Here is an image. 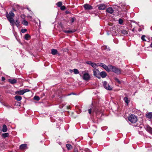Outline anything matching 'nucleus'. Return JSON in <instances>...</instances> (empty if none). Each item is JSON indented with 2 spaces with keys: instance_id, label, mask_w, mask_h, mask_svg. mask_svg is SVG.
<instances>
[{
  "instance_id": "nucleus-7",
  "label": "nucleus",
  "mask_w": 152,
  "mask_h": 152,
  "mask_svg": "<svg viewBox=\"0 0 152 152\" xmlns=\"http://www.w3.org/2000/svg\"><path fill=\"white\" fill-rule=\"evenodd\" d=\"M94 75L99 79L100 78L99 74L100 72L98 70L96 69H94L93 70Z\"/></svg>"
},
{
  "instance_id": "nucleus-19",
  "label": "nucleus",
  "mask_w": 152,
  "mask_h": 152,
  "mask_svg": "<svg viewBox=\"0 0 152 152\" xmlns=\"http://www.w3.org/2000/svg\"><path fill=\"white\" fill-rule=\"evenodd\" d=\"M51 53L53 55H55L57 54L58 51L56 49H52L51 50Z\"/></svg>"
},
{
  "instance_id": "nucleus-10",
  "label": "nucleus",
  "mask_w": 152,
  "mask_h": 152,
  "mask_svg": "<svg viewBox=\"0 0 152 152\" xmlns=\"http://www.w3.org/2000/svg\"><path fill=\"white\" fill-rule=\"evenodd\" d=\"M83 7L86 10H91L93 9L92 7L88 4H84L83 5Z\"/></svg>"
},
{
  "instance_id": "nucleus-33",
  "label": "nucleus",
  "mask_w": 152,
  "mask_h": 152,
  "mask_svg": "<svg viewBox=\"0 0 152 152\" xmlns=\"http://www.w3.org/2000/svg\"><path fill=\"white\" fill-rule=\"evenodd\" d=\"M114 80L117 81L119 84H120L121 83V82L119 80V79L116 77L114 78Z\"/></svg>"
},
{
  "instance_id": "nucleus-28",
  "label": "nucleus",
  "mask_w": 152,
  "mask_h": 152,
  "mask_svg": "<svg viewBox=\"0 0 152 152\" xmlns=\"http://www.w3.org/2000/svg\"><path fill=\"white\" fill-rule=\"evenodd\" d=\"M121 32L124 34H128V31L125 30H121Z\"/></svg>"
},
{
  "instance_id": "nucleus-17",
  "label": "nucleus",
  "mask_w": 152,
  "mask_h": 152,
  "mask_svg": "<svg viewBox=\"0 0 152 152\" xmlns=\"http://www.w3.org/2000/svg\"><path fill=\"white\" fill-rule=\"evenodd\" d=\"M146 117L149 119H152V112H149L146 114Z\"/></svg>"
},
{
  "instance_id": "nucleus-18",
  "label": "nucleus",
  "mask_w": 152,
  "mask_h": 152,
  "mask_svg": "<svg viewBox=\"0 0 152 152\" xmlns=\"http://www.w3.org/2000/svg\"><path fill=\"white\" fill-rule=\"evenodd\" d=\"M2 131L3 132H5L7 131V126L5 124H4L2 126Z\"/></svg>"
},
{
  "instance_id": "nucleus-30",
  "label": "nucleus",
  "mask_w": 152,
  "mask_h": 152,
  "mask_svg": "<svg viewBox=\"0 0 152 152\" xmlns=\"http://www.w3.org/2000/svg\"><path fill=\"white\" fill-rule=\"evenodd\" d=\"M22 24L25 26H27L28 24V22L25 20H24L22 22Z\"/></svg>"
},
{
  "instance_id": "nucleus-16",
  "label": "nucleus",
  "mask_w": 152,
  "mask_h": 152,
  "mask_svg": "<svg viewBox=\"0 0 152 152\" xmlns=\"http://www.w3.org/2000/svg\"><path fill=\"white\" fill-rule=\"evenodd\" d=\"M106 12L110 14H112L114 12V10L112 7H109L106 10Z\"/></svg>"
},
{
  "instance_id": "nucleus-43",
  "label": "nucleus",
  "mask_w": 152,
  "mask_h": 152,
  "mask_svg": "<svg viewBox=\"0 0 152 152\" xmlns=\"http://www.w3.org/2000/svg\"><path fill=\"white\" fill-rule=\"evenodd\" d=\"M70 13V12L69 11H66V14H69Z\"/></svg>"
},
{
  "instance_id": "nucleus-36",
  "label": "nucleus",
  "mask_w": 152,
  "mask_h": 152,
  "mask_svg": "<svg viewBox=\"0 0 152 152\" xmlns=\"http://www.w3.org/2000/svg\"><path fill=\"white\" fill-rule=\"evenodd\" d=\"M27 31V29H21V32L22 33H24Z\"/></svg>"
},
{
  "instance_id": "nucleus-21",
  "label": "nucleus",
  "mask_w": 152,
  "mask_h": 152,
  "mask_svg": "<svg viewBox=\"0 0 152 152\" xmlns=\"http://www.w3.org/2000/svg\"><path fill=\"white\" fill-rule=\"evenodd\" d=\"M73 71V72L75 74H77L79 73V72L78 71V70L77 69H74L73 70H70V72H71Z\"/></svg>"
},
{
  "instance_id": "nucleus-12",
  "label": "nucleus",
  "mask_w": 152,
  "mask_h": 152,
  "mask_svg": "<svg viewBox=\"0 0 152 152\" xmlns=\"http://www.w3.org/2000/svg\"><path fill=\"white\" fill-rule=\"evenodd\" d=\"M106 7V5L104 4H101L99 5L98 9L99 10H104Z\"/></svg>"
},
{
  "instance_id": "nucleus-23",
  "label": "nucleus",
  "mask_w": 152,
  "mask_h": 152,
  "mask_svg": "<svg viewBox=\"0 0 152 152\" xmlns=\"http://www.w3.org/2000/svg\"><path fill=\"white\" fill-rule=\"evenodd\" d=\"M15 99L18 101H20L22 99V97L19 96H16L15 97Z\"/></svg>"
},
{
  "instance_id": "nucleus-32",
  "label": "nucleus",
  "mask_w": 152,
  "mask_h": 152,
  "mask_svg": "<svg viewBox=\"0 0 152 152\" xmlns=\"http://www.w3.org/2000/svg\"><path fill=\"white\" fill-rule=\"evenodd\" d=\"M121 7H122L123 9H122V11H125V10L126 9V6L125 5H121Z\"/></svg>"
},
{
  "instance_id": "nucleus-47",
  "label": "nucleus",
  "mask_w": 152,
  "mask_h": 152,
  "mask_svg": "<svg viewBox=\"0 0 152 152\" xmlns=\"http://www.w3.org/2000/svg\"><path fill=\"white\" fill-rule=\"evenodd\" d=\"M134 29H133L132 30L133 31H134Z\"/></svg>"
},
{
  "instance_id": "nucleus-13",
  "label": "nucleus",
  "mask_w": 152,
  "mask_h": 152,
  "mask_svg": "<svg viewBox=\"0 0 152 152\" xmlns=\"http://www.w3.org/2000/svg\"><path fill=\"white\" fill-rule=\"evenodd\" d=\"M99 75L100 77H101L102 78H104L106 77L107 74L105 72L102 71L100 72Z\"/></svg>"
},
{
  "instance_id": "nucleus-5",
  "label": "nucleus",
  "mask_w": 152,
  "mask_h": 152,
  "mask_svg": "<svg viewBox=\"0 0 152 152\" xmlns=\"http://www.w3.org/2000/svg\"><path fill=\"white\" fill-rule=\"evenodd\" d=\"M98 65L99 66H101L102 67L108 72H109L110 71L109 67V68L108 66L103 63H98Z\"/></svg>"
},
{
  "instance_id": "nucleus-37",
  "label": "nucleus",
  "mask_w": 152,
  "mask_h": 152,
  "mask_svg": "<svg viewBox=\"0 0 152 152\" xmlns=\"http://www.w3.org/2000/svg\"><path fill=\"white\" fill-rule=\"evenodd\" d=\"M145 35L142 36V37H141L142 39L144 41H145L146 40L145 39Z\"/></svg>"
},
{
  "instance_id": "nucleus-42",
  "label": "nucleus",
  "mask_w": 152,
  "mask_h": 152,
  "mask_svg": "<svg viewBox=\"0 0 152 152\" xmlns=\"http://www.w3.org/2000/svg\"><path fill=\"white\" fill-rule=\"evenodd\" d=\"M149 133L151 134H152V128L151 129L150 131L149 132Z\"/></svg>"
},
{
  "instance_id": "nucleus-48",
  "label": "nucleus",
  "mask_w": 152,
  "mask_h": 152,
  "mask_svg": "<svg viewBox=\"0 0 152 152\" xmlns=\"http://www.w3.org/2000/svg\"><path fill=\"white\" fill-rule=\"evenodd\" d=\"M13 10H14V11H15V10L14 9Z\"/></svg>"
},
{
  "instance_id": "nucleus-15",
  "label": "nucleus",
  "mask_w": 152,
  "mask_h": 152,
  "mask_svg": "<svg viewBox=\"0 0 152 152\" xmlns=\"http://www.w3.org/2000/svg\"><path fill=\"white\" fill-rule=\"evenodd\" d=\"M76 30L75 29H73L72 30H63V31L65 33L68 34L70 33H72L75 32Z\"/></svg>"
},
{
  "instance_id": "nucleus-40",
  "label": "nucleus",
  "mask_w": 152,
  "mask_h": 152,
  "mask_svg": "<svg viewBox=\"0 0 152 152\" xmlns=\"http://www.w3.org/2000/svg\"><path fill=\"white\" fill-rule=\"evenodd\" d=\"M88 113L90 114L91 113L92 109H90L88 110Z\"/></svg>"
},
{
  "instance_id": "nucleus-44",
  "label": "nucleus",
  "mask_w": 152,
  "mask_h": 152,
  "mask_svg": "<svg viewBox=\"0 0 152 152\" xmlns=\"http://www.w3.org/2000/svg\"><path fill=\"white\" fill-rule=\"evenodd\" d=\"M72 94H74L73 93H70V94H68L67 95V96H69V95H72Z\"/></svg>"
},
{
  "instance_id": "nucleus-1",
  "label": "nucleus",
  "mask_w": 152,
  "mask_h": 152,
  "mask_svg": "<svg viewBox=\"0 0 152 152\" xmlns=\"http://www.w3.org/2000/svg\"><path fill=\"white\" fill-rule=\"evenodd\" d=\"M6 15L8 20L9 21L11 26H14L15 23L18 27L20 22L18 19L16 20L15 22H14L13 17L15 16V14L13 12L10 11L9 14L7 12L6 13Z\"/></svg>"
},
{
  "instance_id": "nucleus-20",
  "label": "nucleus",
  "mask_w": 152,
  "mask_h": 152,
  "mask_svg": "<svg viewBox=\"0 0 152 152\" xmlns=\"http://www.w3.org/2000/svg\"><path fill=\"white\" fill-rule=\"evenodd\" d=\"M102 48L103 49H104L107 51H110V48L109 47H107V46H104L102 47Z\"/></svg>"
},
{
  "instance_id": "nucleus-25",
  "label": "nucleus",
  "mask_w": 152,
  "mask_h": 152,
  "mask_svg": "<svg viewBox=\"0 0 152 152\" xmlns=\"http://www.w3.org/2000/svg\"><path fill=\"white\" fill-rule=\"evenodd\" d=\"M9 136V134L8 133H3L2 134V137L4 138L7 137Z\"/></svg>"
},
{
  "instance_id": "nucleus-45",
  "label": "nucleus",
  "mask_w": 152,
  "mask_h": 152,
  "mask_svg": "<svg viewBox=\"0 0 152 152\" xmlns=\"http://www.w3.org/2000/svg\"><path fill=\"white\" fill-rule=\"evenodd\" d=\"M151 47L152 48V42L151 44Z\"/></svg>"
},
{
  "instance_id": "nucleus-38",
  "label": "nucleus",
  "mask_w": 152,
  "mask_h": 152,
  "mask_svg": "<svg viewBox=\"0 0 152 152\" xmlns=\"http://www.w3.org/2000/svg\"><path fill=\"white\" fill-rule=\"evenodd\" d=\"M74 19L73 18H71V19L70 20V22L71 23H72L74 22Z\"/></svg>"
},
{
  "instance_id": "nucleus-2",
  "label": "nucleus",
  "mask_w": 152,
  "mask_h": 152,
  "mask_svg": "<svg viewBox=\"0 0 152 152\" xmlns=\"http://www.w3.org/2000/svg\"><path fill=\"white\" fill-rule=\"evenodd\" d=\"M109 67L110 69H111L112 72L117 74H119L121 73V69L119 68H117L111 65H109Z\"/></svg>"
},
{
  "instance_id": "nucleus-46",
  "label": "nucleus",
  "mask_w": 152,
  "mask_h": 152,
  "mask_svg": "<svg viewBox=\"0 0 152 152\" xmlns=\"http://www.w3.org/2000/svg\"><path fill=\"white\" fill-rule=\"evenodd\" d=\"M117 7L118 8V10H119V8H120V7H119L118 6H117Z\"/></svg>"
},
{
  "instance_id": "nucleus-27",
  "label": "nucleus",
  "mask_w": 152,
  "mask_h": 152,
  "mask_svg": "<svg viewBox=\"0 0 152 152\" xmlns=\"http://www.w3.org/2000/svg\"><path fill=\"white\" fill-rule=\"evenodd\" d=\"M125 102L127 104H128L130 102V100L128 99V98L127 97H125L124 99Z\"/></svg>"
},
{
  "instance_id": "nucleus-14",
  "label": "nucleus",
  "mask_w": 152,
  "mask_h": 152,
  "mask_svg": "<svg viewBox=\"0 0 152 152\" xmlns=\"http://www.w3.org/2000/svg\"><path fill=\"white\" fill-rule=\"evenodd\" d=\"M17 80L15 78L13 79H8V81L12 84H14L17 83Z\"/></svg>"
},
{
  "instance_id": "nucleus-6",
  "label": "nucleus",
  "mask_w": 152,
  "mask_h": 152,
  "mask_svg": "<svg viewBox=\"0 0 152 152\" xmlns=\"http://www.w3.org/2000/svg\"><path fill=\"white\" fill-rule=\"evenodd\" d=\"M30 91L29 89H23L16 91L15 94L20 95H23L25 93Z\"/></svg>"
},
{
  "instance_id": "nucleus-9",
  "label": "nucleus",
  "mask_w": 152,
  "mask_h": 152,
  "mask_svg": "<svg viewBox=\"0 0 152 152\" xmlns=\"http://www.w3.org/2000/svg\"><path fill=\"white\" fill-rule=\"evenodd\" d=\"M86 64L91 65L93 67L95 68L97 67L98 64L94 63H93L91 61H87L86 62Z\"/></svg>"
},
{
  "instance_id": "nucleus-29",
  "label": "nucleus",
  "mask_w": 152,
  "mask_h": 152,
  "mask_svg": "<svg viewBox=\"0 0 152 152\" xmlns=\"http://www.w3.org/2000/svg\"><path fill=\"white\" fill-rule=\"evenodd\" d=\"M56 5L58 7H61L62 5V3L61 1H59L56 4Z\"/></svg>"
},
{
  "instance_id": "nucleus-26",
  "label": "nucleus",
  "mask_w": 152,
  "mask_h": 152,
  "mask_svg": "<svg viewBox=\"0 0 152 152\" xmlns=\"http://www.w3.org/2000/svg\"><path fill=\"white\" fill-rule=\"evenodd\" d=\"M30 36L28 34H26L25 35V39L26 40H28L30 38Z\"/></svg>"
},
{
  "instance_id": "nucleus-35",
  "label": "nucleus",
  "mask_w": 152,
  "mask_h": 152,
  "mask_svg": "<svg viewBox=\"0 0 152 152\" xmlns=\"http://www.w3.org/2000/svg\"><path fill=\"white\" fill-rule=\"evenodd\" d=\"M61 10H65V9H66V7L65 6H62L61 7Z\"/></svg>"
},
{
  "instance_id": "nucleus-11",
  "label": "nucleus",
  "mask_w": 152,
  "mask_h": 152,
  "mask_svg": "<svg viewBox=\"0 0 152 152\" xmlns=\"http://www.w3.org/2000/svg\"><path fill=\"white\" fill-rule=\"evenodd\" d=\"M19 148L22 150H25L27 148V145L26 144H22L20 145Z\"/></svg>"
},
{
  "instance_id": "nucleus-31",
  "label": "nucleus",
  "mask_w": 152,
  "mask_h": 152,
  "mask_svg": "<svg viewBox=\"0 0 152 152\" xmlns=\"http://www.w3.org/2000/svg\"><path fill=\"white\" fill-rule=\"evenodd\" d=\"M34 99L35 100H37V101H39L40 99V98L39 96H34Z\"/></svg>"
},
{
  "instance_id": "nucleus-41",
  "label": "nucleus",
  "mask_w": 152,
  "mask_h": 152,
  "mask_svg": "<svg viewBox=\"0 0 152 152\" xmlns=\"http://www.w3.org/2000/svg\"><path fill=\"white\" fill-rule=\"evenodd\" d=\"M5 80V78L3 77H1V80L2 81H4Z\"/></svg>"
},
{
  "instance_id": "nucleus-39",
  "label": "nucleus",
  "mask_w": 152,
  "mask_h": 152,
  "mask_svg": "<svg viewBox=\"0 0 152 152\" xmlns=\"http://www.w3.org/2000/svg\"><path fill=\"white\" fill-rule=\"evenodd\" d=\"M74 152H78L77 149V148H75L74 150Z\"/></svg>"
},
{
  "instance_id": "nucleus-3",
  "label": "nucleus",
  "mask_w": 152,
  "mask_h": 152,
  "mask_svg": "<svg viewBox=\"0 0 152 152\" xmlns=\"http://www.w3.org/2000/svg\"><path fill=\"white\" fill-rule=\"evenodd\" d=\"M128 119L129 121L132 123H136L137 120V116L133 114H132L129 116Z\"/></svg>"
},
{
  "instance_id": "nucleus-34",
  "label": "nucleus",
  "mask_w": 152,
  "mask_h": 152,
  "mask_svg": "<svg viewBox=\"0 0 152 152\" xmlns=\"http://www.w3.org/2000/svg\"><path fill=\"white\" fill-rule=\"evenodd\" d=\"M123 22V20L121 19H119L118 20L119 23L120 24H122Z\"/></svg>"
},
{
  "instance_id": "nucleus-49",
  "label": "nucleus",
  "mask_w": 152,
  "mask_h": 152,
  "mask_svg": "<svg viewBox=\"0 0 152 152\" xmlns=\"http://www.w3.org/2000/svg\"><path fill=\"white\" fill-rule=\"evenodd\" d=\"M118 12H120V11L119 10H118Z\"/></svg>"
},
{
  "instance_id": "nucleus-8",
  "label": "nucleus",
  "mask_w": 152,
  "mask_h": 152,
  "mask_svg": "<svg viewBox=\"0 0 152 152\" xmlns=\"http://www.w3.org/2000/svg\"><path fill=\"white\" fill-rule=\"evenodd\" d=\"M84 72H83V79L85 80H88L90 79V76L88 73H83Z\"/></svg>"
},
{
  "instance_id": "nucleus-22",
  "label": "nucleus",
  "mask_w": 152,
  "mask_h": 152,
  "mask_svg": "<svg viewBox=\"0 0 152 152\" xmlns=\"http://www.w3.org/2000/svg\"><path fill=\"white\" fill-rule=\"evenodd\" d=\"M66 146L68 150H70L73 148L72 146L69 144H66Z\"/></svg>"
},
{
  "instance_id": "nucleus-24",
  "label": "nucleus",
  "mask_w": 152,
  "mask_h": 152,
  "mask_svg": "<svg viewBox=\"0 0 152 152\" xmlns=\"http://www.w3.org/2000/svg\"><path fill=\"white\" fill-rule=\"evenodd\" d=\"M145 128L146 130L149 132L150 131L151 129H152V128L148 125L146 126L145 127Z\"/></svg>"
},
{
  "instance_id": "nucleus-4",
  "label": "nucleus",
  "mask_w": 152,
  "mask_h": 152,
  "mask_svg": "<svg viewBox=\"0 0 152 152\" xmlns=\"http://www.w3.org/2000/svg\"><path fill=\"white\" fill-rule=\"evenodd\" d=\"M103 86L105 88L108 90H111L113 87L107 83L106 81H104L103 82Z\"/></svg>"
}]
</instances>
